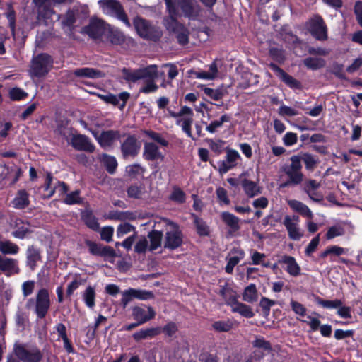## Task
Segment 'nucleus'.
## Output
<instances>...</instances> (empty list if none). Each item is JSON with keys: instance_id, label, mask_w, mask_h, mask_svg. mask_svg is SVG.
Segmentation results:
<instances>
[{"instance_id": "obj_1", "label": "nucleus", "mask_w": 362, "mask_h": 362, "mask_svg": "<svg viewBox=\"0 0 362 362\" xmlns=\"http://www.w3.org/2000/svg\"><path fill=\"white\" fill-rule=\"evenodd\" d=\"M123 78L129 82H136L144 79L146 83L141 88V92L150 93L156 92L158 86L155 83L158 78V68L156 65H150L147 67L131 71L124 68L122 69Z\"/></svg>"}, {"instance_id": "obj_2", "label": "nucleus", "mask_w": 362, "mask_h": 362, "mask_svg": "<svg viewBox=\"0 0 362 362\" xmlns=\"http://www.w3.org/2000/svg\"><path fill=\"white\" fill-rule=\"evenodd\" d=\"M165 2L169 13V17L165 19V25L169 31L176 35L180 44L186 45L188 43V30L176 21L175 6L172 0H165Z\"/></svg>"}, {"instance_id": "obj_3", "label": "nucleus", "mask_w": 362, "mask_h": 362, "mask_svg": "<svg viewBox=\"0 0 362 362\" xmlns=\"http://www.w3.org/2000/svg\"><path fill=\"white\" fill-rule=\"evenodd\" d=\"M290 160V164L285 165L282 168V170L288 177V180L280 185L281 187L296 186L300 185L303 180L300 157L293 156Z\"/></svg>"}, {"instance_id": "obj_4", "label": "nucleus", "mask_w": 362, "mask_h": 362, "mask_svg": "<svg viewBox=\"0 0 362 362\" xmlns=\"http://www.w3.org/2000/svg\"><path fill=\"white\" fill-rule=\"evenodd\" d=\"M51 306V300L47 289L40 288L36 293L35 298H29L26 303V308H33L34 313L39 319L46 317Z\"/></svg>"}, {"instance_id": "obj_5", "label": "nucleus", "mask_w": 362, "mask_h": 362, "mask_svg": "<svg viewBox=\"0 0 362 362\" xmlns=\"http://www.w3.org/2000/svg\"><path fill=\"white\" fill-rule=\"evenodd\" d=\"M13 351L22 362H40L43 358L42 352L35 345L16 342Z\"/></svg>"}, {"instance_id": "obj_6", "label": "nucleus", "mask_w": 362, "mask_h": 362, "mask_svg": "<svg viewBox=\"0 0 362 362\" xmlns=\"http://www.w3.org/2000/svg\"><path fill=\"white\" fill-rule=\"evenodd\" d=\"M98 4L103 13L117 18L127 27L131 26L122 6L117 0H99Z\"/></svg>"}, {"instance_id": "obj_7", "label": "nucleus", "mask_w": 362, "mask_h": 362, "mask_svg": "<svg viewBox=\"0 0 362 362\" xmlns=\"http://www.w3.org/2000/svg\"><path fill=\"white\" fill-rule=\"evenodd\" d=\"M52 64L53 60L49 54H37L31 61L30 74L32 76H44L51 70Z\"/></svg>"}, {"instance_id": "obj_8", "label": "nucleus", "mask_w": 362, "mask_h": 362, "mask_svg": "<svg viewBox=\"0 0 362 362\" xmlns=\"http://www.w3.org/2000/svg\"><path fill=\"white\" fill-rule=\"evenodd\" d=\"M134 25L136 32L141 37L156 40L161 36V32L158 28L152 26L147 21L143 18H135Z\"/></svg>"}, {"instance_id": "obj_9", "label": "nucleus", "mask_w": 362, "mask_h": 362, "mask_svg": "<svg viewBox=\"0 0 362 362\" xmlns=\"http://www.w3.org/2000/svg\"><path fill=\"white\" fill-rule=\"evenodd\" d=\"M299 221V217L296 215H286L284 218L283 224L287 230L289 238L293 240H299L303 236V231L298 225Z\"/></svg>"}, {"instance_id": "obj_10", "label": "nucleus", "mask_w": 362, "mask_h": 362, "mask_svg": "<svg viewBox=\"0 0 362 362\" xmlns=\"http://www.w3.org/2000/svg\"><path fill=\"white\" fill-rule=\"evenodd\" d=\"M169 224L172 226V230L165 233L164 247L174 250L182 245V234L177 225L173 222H170Z\"/></svg>"}, {"instance_id": "obj_11", "label": "nucleus", "mask_w": 362, "mask_h": 362, "mask_svg": "<svg viewBox=\"0 0 362 362\" xmlns=\"http://www.w3.org/2000/svg\"><path fill=\"white\" fill-rule=\"evenodd\" d=\"M309 30L317 40H326L327 39V28L322 17L315 16L310 19Z\"/></svg>"}, {"instance_id": "obj_12", "label": "nucleus", "mask_w": 362, "mask_h": 362, "mask_svg": "<svg viewBox=\"0 0 362 362\" xmlns=\"http://www.w3.org/2000/svg\"><path fill=\"white\" fill-rule=\"evenodd\" d=\"M225 160L218 163V172L221 174L226 173L230 169L237 166L238 161L241 159L239 153L233 149L226 148Z\"/></svg>"}, {"instance_id": "obj_13", "label": "nucleus", "mask_w": 362, "mask_h": 362, "mask_svg": "<svg viewBox=\"0 0 362 362\" xmlns=\"http://www.w3.org/2000/svg\"><path fill=\"white\" fill-rule=\"evenodd\" d=\"M141 144L135 136H129L121 144V151L124 158H134L139 152Z\"/></svg>"}, {"instance_id": "obj_14", "label": "nucleus", "mask_w": 362, "mask_h": 362, "mask_svg": "<svg viewBox=\"0 0 362 362\" xmlns=\"http://www.w3.org/2000/svg\"><path fill=\"white\" fill-rule=\"evenodd\" d=\"M109 29V25L105 22L97 18H92L88 26L85 28V32L92 38H99Z\"/></svg>"}, {"instance_id": "obj_15", "label": "nucleus", "mask_w": 362, "mask_h": 362, "mask_svg": "<svg viewBox=\"0 0 362 362\" xmlns=\"http://www.w3.org/2000/svg\"><path fill=\"white\" fill-rule=\"evenodd\" d=\"M90 93L96 95L105 103L117 107L119 110H122L125 106L127 100L129 98V93L127 92H122L118 95L112 93L100 94L93 92H90Z\"/></svg>"}, {"instance_id": "obj_16", "label": "nucleus", "mask_w": 362, "mask_h": 362, "mask_svg": "<svg viewBox=\"0 0 362 362\" xmlns=\"http://www.w3.org/2000/svg\"><path fill=\"white\" fill-rule=\"evenodd\" d=\"M175 4V9L180 7L184 15L187 17L195 18L199 15L201 6L193 2V0H172ZM177 11H176V16Z\"/></svg>"}, {"instance_id": "obj_17", "label": "nucleus", "mask_w": 362, "mask_h": 362, "mask_svg": "<svg viewBox=\"0 0 362 362\" xmlns=\"http://www.w3.org/2000/svg\"><path fill=\"white\" fill-rule=\"evenodd\" d=\"M175 4V9L180 7L184 15L187 17L195 18L199 15L201 6L193 2V0H172ZM177 11H176V16Z\"/></svg>"}, {"instance_id": "obj_18", "label": "nucleus", "mask_w": 362, "mask_h": 362, "mask_svg": "<svg viewBox=\"0 0 362 362\" xmlns=\"http://www.w3.org/2000/svg\"><path fill=\"white\" fill-rule=\"evenodd\" d=\"M69 144L77 151L92 153L95 150V146L91 143L89 138L83 134L72 135Z\"/></svg>"}, {"instance_id": "obj_19", "label": "nucleus", "mask_w": 362, "mask_h": 362, "mask_svg": "<svg viewBox=\"0 0 362 362\" xmlns=\"http://www.w3.org/2000/svg\"><path fill=\"white\" fill-rule=\"evenodd\" d=\"M86 244L88 247L89 252L93 255L100 256L104 258L115 257L116 256L115 250L110 246L95 243L91 240H86Z\"/></svg>"}, {"instance_id": "obj_20", "label": "nucleus", "mask_w": 362, "mask_h": 362, "mask_svg": "<svg viewBox=\"0 0 362 362\" xmlns=\"http://www.w3.org/2000/svg\"><path fill=\"white\" fill-rule=\"evenodd\" d=\"M245 257V252L239 247H233L230 250L228 256L226 257L228 260L227 264L225 267V271L228 274H232L234 267L242 260Z\"/></svg>"}, {"instance_id": "obj_21", "label": "nucleus", "mask_w": 362, "mask_h": 362, "mask_svg": "<svg viewBox=\"0 0 362 362\" xmlns=\"http://www.w3.org/2000/svg\"><path fill=\"white\" fill-rule=\"evenodd\" d=\"M245 257V252L239 247H233L230 250L228 256L226 257L228 260L227 264L225 267V271L228 274H232L234 267L242 260Z\"/></svg>"}, {"instance_id": "obj_22", "label": "nucleus", "mask_w": 362, "mask_h": 362, "mask_svg": "<svg viewBox=\"0 0 362 362\" xmlns=\"http://www.w3.org/2000/svg\"><path fill=\"white\" fill-rule=\"evenodd\" d=\"M156 313L151 307L141 308L135 306L132 308V316L139 324H144L153 319Z\"/></svg>"}, {"instance_id": "obj_23", "label": "nucleus", "mask_w": 362, "mask_h": 362, "mask_svg": "<svg viewBox=\"0 0 362 362\" xmlns=\"http://www.w3.org/2000/svg\"><path fill=\"white\" fill-rule=\"evenodd\" d=\"M26 264L31 271H34L37 263L42 261L40 250L34 245H30L26 250Z\"/></svg>"}, {"instance_id": "obj_24", "label": "nucleus", "mask_w": 362, "mask_h": 362, "mask_svg": "<svg viewBox=\"0 0 362 362\" xmlns=\"http://www.w3.org/2000/svg\"><path fill=\"white\" fill-rule=\"evenodd\" d=\"M144 158L147 160L164 159V156L159 151L158 146L153 142H145L144 144Z\"/></svg>"}, {"instance_id": "obj_25", "label": "nucleus", "mask_w": 362, "mask_h": 362, "mask_svg": "<svg viewBox=\"0 0 362 362\" xmlns=\"http://www.w3.org/2000/svg\"><path fill=\"white\" fill-rule=\"evenodd\" d=\"M278 262L286 265L285 269L291 276H298L300 274V267L293 257L283 255Z\"/></svg>"}, {"instance_id": "obj_26", "label": "nucleus", "mask_w": 362, "mask_h": 362, "mask_svg": "<svg viewBox=\"0 0 362 362\" xmlns=\"http://www.w3.org/2000/svg\"><path fill=\"white\" fill-rule=\"evenodd\" d=\"M287 203L293 211L300 214L302 216L309 219H312L313 218L312 211L304 203L296 199L288 200Z\"/></svg>"}, {"instance_id": "obj_27", "label": "nucleus", "mask_w": 362, "mask_h": 362, "mask_svg": "<svg viewBox=\"0 0 362 362\" xmlns=\"http://www.w3.org/2000/svg\"><path fill=\"white\" fill-rule=\"evenodd\" d=\"M72 74L79 78H88L91 79L99 78L104 76V74L98 69L90 67L76 69Z\"/></svg>"}, {"instance_id": "obj_28", "label": "nucleus", "mask_w": 362, "mask_h": 362, "mask_svg": "<svg viewBox=\"0 0 362 362\" xmlns=\"http://www.w3.org/2000/svg\"><path fill=\"white\" fill-rule=\"evenodd\" d=\"M119 136V134L118 132L109 130L103 132L97 138V140L103 148H106L110 147Z\"/></svg>"}, {"instance_id": "obj_29", "label": "nucleus", "mask_w": 362, "mask_h": 362, "mask_svg": "<svg viewBox=\"0 0 362 362\" xmlns=\"http://www.w3.org/2000/svg\"><path fill=\"white\" fill-rule=\"evenodd\" d=\"M221 219L229 227L230 232H236L240 230V219L233 214L223 211L221 214Z\"/></svg>"}, {"instance_id": "obj_30", "label": "nucleus", "mask_w": 362, "mask_h": 362, "mask_svg": "<svg viewBox=\"0 0 362 362\" xmlns=\"http://www.w3.org/2000/svg\"><path fill=\"white\" fill-rule=\"evenodd\" d=\"M0 269L8 275L19 272V268L16 259L2 257L1 256H0Z\"/></svg>"}, {"instance_id": "obj_31", "label": "nucleus", "mask_w": 362, "mask_h": 362, "mask_svg": "<svg viewBox=\"0 0 362 362\" xmlns=\"http://www.w3.org/2000/svg\"><path fill=\"white\" fill-rule=\"evenodd\" d=\"M269 67L272 71H274L278 77L281 78L285 83L292 88H296L299 86V83L298 81L294 79L292 76L286 74L283 69L279 68L277 65L274 64H271Z\"/></svg>"}, {"instance_id": "obj_32", "label": "nucleus", "mask_w": 362, "mask_h": 362, "mask_svg": "<svg viewBox=\"0 0 362 362\" xmlns=\"http://www.w3.org/2000/svg\"><path fill=\"white\" fill-rule=\"evenodd\" d=\"M13 206L17 209H23L30 204L29 194L25 189L18 191L15 198L12 201Z\"/></svg>"}, {"instance_id": "obj_33", "label": "nucleus", "mask_w": 362, "mask_h": 362, "mask_svg": "<svg viewBox=\"0 0 362 362\" xmlns=\"http://www.w3.org/2000/svg\"><path fill=\"white\" fill-rule=\"evenodd\" d=\"M16 230L12 233L15 238L23 239L32 233L28 223L23 222L21 219L15 221Z\"/></svg>"}, {"instance_id": "obj_34", "label": "nucleus", "mask_w": 362, "mask_h": 362, "mask_svg": "<svg viewBox=\"0 0 362 362\" xmlns=\"http://www.w3.org/2000/svg\"><path fill=\"white\" fill-rule=\"evenodd\" d=\"M259 293L255 284H250L246 286L243 292V300L248 303H254L257 301Z\"/></svg>"}, {"instance_id": "obj_35", "label": "nucleus", "mask_w": 362, "mask_h": 362, "mask_svg": "<svg viewBox=\"0 0 362 362\" xmlns=\"http://www.w3.org/2000/svg\"><path fill=\"white\" fill-rule=\"evenodd\" d=\"M161 332L160 328L158 327H150L146 329H142L139 331L134 333L133 338L134 340L139 341L144 339L152 338Z\"/></svg>"}, {"instance_id": "obj_36", "label": "nucleus", "mask_w": 362, "mask_h": 362, "mask_svg": "<svg viewBox=\"0 0 362 362\" xmlns=\"http://www.w3.org/2000/svg\"><path fill=\"white\" fill-rule=\"evenodd\" d=\"M78 11L74 10L69 11L62 21V28L67 34H70L76 22Z\"/></svg>"}, {"instance_id": "obj_37", "label": "nucleus", "mask_w": 362, "mask_h": 362, "mask_svg": "<svg viewBox=\"0 0 362 362\" xmlns=\"http://www.w3.org/2000/svg\"><path fill=\"white\" fill-rule=\"evenodd\" d=\"M98 160L103 163L110 174H113L117 167V162L114 156L103 153L98 156Z\"/></svg>"}, {"instance_id": "obj_38", "label": "nucleus", "mask_w": 362, "mask_h": 362, "mask_svg": "<svg viewBox=\"0 0 362 362\" xmlns=\"http://www.w3.org/2000/svg\"><path fill=\"white\" fill-rule=\"evenodd\" d=\"M218 67L215 62L211 64V73H207L204 71H192L195 78L205 80H213L217 77Z\"/></svg>"}, {"instance_id": "obj_39", "label": "nucleus", "mask_w": 362, "mask_h": 362, "mask_svg": "<svg viewBox=\"0 0 362 362\" xmlns=\"http://www.w3.org/2000/svg\"><path fill=\"white\" fill-rule=\"evenodd\" d=\"M82 219L85 224L93 230L97 231L100 228L97 218L90 211H85L82 214Z\"/></svg>"}, {"instance_id": "obj_40", "label": "nucleus", "mask_w": 362, "mask_h": 362, "mask_svg": "<svg viewBox=\"0 0 362 362\" xmlns=\"http://www.w3.org/2000/svg\"><path fill=\"white\" fill-rule=\"evenodd\" d=\"M233 305V308H231L232 312L239 313L247 318H251L254 316L252 309L249 305L239 301Z\"/></svg>"}, {"instance_id": "obj_41", "label": "nucleus", "mask_w": 362, "mask_h": 362, "mask_svg": "<svg viewBox=\"0 0 362 362\" xmlns=\"http://www.w3.org/2000/svg\"><path fill=\"white\" fill-rule=\"evenodd\" d=\"M242 186L245 194L250 197H253L260 193L259 187L252 181L245 179L242 182Z\"/></svg>"}, {"instance_id": "obj_42", "label": "nucleus", "mask_w": 362, "mask_h": 362, "mask_svg": "<svg viewBox=\"0 0 362 362\" xmlns=\"http://www.w3.org/2000/svg\"><path fill=\"white\" fill-rule=\"evenodd\" d=\"M303 64L308 69L316 70L325 66V61L322 58L308 57L304 59Z\"/></svg>"}, {"instance_id": "obj_43", "label": "nucleus", "mask_w": 362, "mask_h": 362, "mask_svg": "<svg viewBox=\"0 0 362 362\" xmlns=\"http://www.w3.org/2000/svg\"><path fill=\"white\" fill-rule=\"evenodd\" d=\"M95 288L92 286H88L83 292V298L86 305L89 308H93L95 306Z\"/></svg>"}, {"instance_id": "obj_44", "label": "nucleus", "mask_w": 362, "mask_h": 362, "mask_svg": "<svg viewBox=\"0 0 362 362\" xmlns=\"http://www.w3.org/2000/svg\"><path fill=\"white\" fill-rule=\"evenodd\" d=\"M0 251L3 254L15 255L18 252L19 247L16 244L11 241H1L0 242Z\"/></svg>"}, {"instance_id": "obj_45", "label": "nucleus", "mask_w": 362, "mask_h": 362, "mask_svg": "<svg viewBox=\"0 0 362 362\" xmlns=\"http://www.w3.org/2000/svg\"><path fill=\"white\" fill-rule=\"evenodd\" d=\"M148 238L150 239L151 245L149 247L150 250H156L161 245L163 234L158 230H153L149 233Z\"/></svg>"}, {"instance_id": "obj_46", "label": "nucleus", "mask_w": 362, "mask_h": 362, "mask_svg": "<svg viewBox=\"0 0 362 362\" xmlns=\"http://www.w3.org/2000/svg\"><path fill=\"white\" fill-rule=\"evenodd\" d=\"M220 293L231 308H233V304L235 305L238 302L235 293L230 289H222Z\"/></svg>"}, {"instance_id": "obj_47", "label": "nucleus", "mask_w": 362, "mask_h": 362, "mask_svg": "<svg viewBox=\"0 0 362 362\" xmlns=\"http://www.w3.org/2000/svg\"><path fill=\"white\" fill-rule=\"evenodd\" d=\"M63 202L68 205L81 204L83 199L80 197V191L75 190L69 194H66Z\"/></svg>"}, {"instance_id": "obj_48", "label": "nucleus", "mask_w": 362, "mask_h": 362, "mask_svg": "<svg viewBox=\"0 0 362 362\" xmlns=\"http://www.w3.org/2000/svg\"><path fill=\"white\" fill-rule=\"evenodd\" d=\"M194 223L195 224L197 231L199 235H207L209 233V228L206 223L196 215L192 214Z\"/></svg>"}, {"instance_id": "obj_49", "label": "nucleus", "mask_w": 362, "mask_h": 362, "mask_svg": "<svg viewBox=\"0 0 362 362\" xmlns=\"http://www.w3.org/2000/svg\"><path fill=\"white\" fill-rule=\"evenodd\" d=\"M144 134L146 135L150 139L157 142L161 146H168L169 143L159 133L155 132L151 130H145Z\"/></svg>"}, {"instance_id": "obj_50", "label": "nucleus", "mask_w": 362, "mask_h": 362, "mask_svg": "<svg viewBox=\"0 0 362 362\" xmlns=\"http://www.w3.org/2000/svg\"><path fill=\"white\" fill-rule=\"evenodd\" d=\"M317 303L325 308L335 309L339 308L343 305V302L341 300H323L322 298L317 299Z\"/></svg>"}, {"instance_id": "obj_51", "label": "nucleus", "mask_w": 362, "mask_h": 362, "mask_svg": "<svg viewBox=\"0 0 362 362\" xmlns=\"http://www.w3.org/2000/svg\"><path fill=\"white\" fill-rule=\"evenodd\" d=\"M204 93L214 100H218L222 98L226 93L224 88L212 89L210 88H204Z\"/></svg>"}, {"instance_id": "obj_52", "label": "nucleus", "mask_w": 362, "mask_h": 362, "mask_svg": "<svg viewBox=\"0 0 362 362\" xmlns=\"http://www.w3.org/2000/svg\"><path fill=\"white\" fill-rule=\"evenodd\" d=\"M300 159L301 162L303 161L306 169L309 170H313L318 163L317 158L309 153L303 154Z\"/></svg>"}, {"instance_id": "obj_53", "label": "nucleus", "mask_w": 362, "mask_h": 362, "mask_svg": "<svg viewBox=\"0 0 362 362\" xmlns=\"http://www.w3.org/2000/svg\"><path fill=\"white\" fill-rule=\"evenodd\" d=\"M344 234V228L341 227V226L335 225L332 227H329L327 229L325 236L327 240H331L334 238L335 237L343 235Z\"/></svg>"}, {"instance_id": "obj_54", "label": "nucleus", "mask_w": 362, "mask_h": 362, "mask_svg": "<svg viewBox=\"0 0 362 362\" xmlns=\"http://www.w3.org/2000/svg\"><path fill=\"white\" fill-rule=\"evenodd\" d=\"M69 190L68 186L64 182H57V184L50 189L49 194H47V197L50 198L55 192H58L60 196H63L67 194V192Z\"/></svg>"}, {"instance_id": "obj_55", "label": "nucleus", "mask_w": 362, "mask_h": 362, "mask_svg": "<svg viewBox=\"0 0 362 362\" xmlns=\"http://www.w3.org/2000/svg\"><path fill=\"white\" fill-rule=\"evenodd\" d=\"M233 324L230 321H216L212 324V327L217 332H228L232 329Z\"/></svg>"}, {"instance_id": "obj_56", "label": "nucleus", "mask_w": 362, "mask_h": 362, "mask_svg": "<svg viewBox=\"0 0 362 362\" xmlns=\"http://www.w3.org/2000/svg\"><path fill=\"white\" fill-rule=\"evenodd\" d=\"M144 187L138 185H131L127 189V194L134 199H140L144 194Z\"/></svg>"}, {"instance_id": "obj_57", "label": "nucleus", "mask_w": 362, "mask_h": 362, "mask_svg": "<svg viewBox=\"0 0 362 362\" xmlns=\"http://www.w3.org/2000/svg\"><path fill=\"white\" fill-rule=\"evenodd\" d=\"M170 199L179 204L184 203L185 202V194L180 188H174L170 195Z\"/></svg>"}, {"instance_id": "obj_58", "label": "nucleus", "mask_w": 362, "mask_h": 362, "mask_svg": "<svg viewBox=\"0 0 362 362\" xmlns=\"http://www.w3.org/2000/svg\"><path fill=\"white\" fill-rule=\"evenodd\" d=\"M132 293L133 294L134 298L143 300L151 299L153 298V294L152 292L145 290L132 288Z\"/></svg>"}, {"instance_id": "obj_59", "label": "nucleus", "mask_w": 362, "mask_h": 362, "mask_svg": "<svg viewBox=\"0 0 362 362\" xmlns=\"http://www.w3.org/2000/svg\"><path fill=\"white\" fill-rule=\"evenodd\" d=\"M47 0H33L34 3L39 8V15H43L45 17L50 18L52 14L54 13V11L46 6L43 8V11L41 10L43 5L46 3Z\"/></svg>"}, {"instance_id": "obj_60", "label": "nucleus", "mask_w": 362, "mask_h": 362, "mask_svg": "<svg viewBox=\"0 0 362 362\" xmlns=\"http://www.w3.org/2000/svg\"><path fill=\"white\" fill-rule=\"evenodd\" d=\"M12 129V123L10 122L0 121V142L4 141L8 135V132Z\"/></svg>"}, {"instance_id": "obj_61", "label": "nucleus", "mask_w": 362, "mask_h": 362, "mask_svg": "<svg viewBox=\"0 0 362 362\" xmlns=\"http://www.w3.org/2000/svg\"><path fill=\"white\" fill-rule=\"evenodd\" d=\"M132 214L129 212L122 211H110L108 218L112 220L124 221L126 219H132Z\"/></svg>"}, {"instance_id": "obj_62", "label": "nucleus", "mask_w": 362, "mask_h": 362, "mask_svg": "<svg viewBox=\"0 0 362 362\" xmlns=\"http://www.w3.org/2000/svg\"><path fill=\"white\" fill-rule=\"evenodd\" d=\"M252 345L254 347L262 349L265 351H270L272 349L270 342L269 341H266L262 337L256 338L255 340L252 341Z\"/></svg>"}, {"instance_id": "obj_63", "label": "nucleus", "mask_w": 362, "mask_h": 362, "mask_svg": "<svg viewBox=\"0 0 362 362\" xmlns=\"http://www.w3.org/2000/svg\"><path fill=\"white\" fill-rule=\"evenodd\" d=\"M114 228L112 226H105L100 230V238L103 240L110 243L112 240Z\"/></svg>"}, {"instance_id": "obj_64", "label": "nucleus", "mask_w": 362, "mask_h": 362, "mask_svg": "<svg viewBox=\"0 0 362 362\" xmlns=\"http://www.w3.org/2000/svg\"><path fill=\"white\" fill-rule=\"evenodd\" d=\"M291 306L296 314L299 315L302 317L306 315V308L303 304L293 300H291Z\"/></svg>"}]
</instances>
